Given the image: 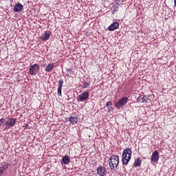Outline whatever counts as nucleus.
I'll return each instance as SVG.
<instances>
[{"mask_svg": "<svg viewBox=\"0 0 176 176\" xmlns=\"http://www.w3.org/2000/svg\"><path fill=\"white\" fill-rule=\"evenodd\" d=\"M89 96H90V94H89V92L87 91L82 92L81 94L78 96V97L77 98V100L78 101H80L81 102H83V101H86V100H89Z\"/></svg>", "mask_w": 176, "mask_h": 176, "instance_id": "nucleus-6", "label": "nucleus"}, {"mask_svg": "<svg viewBox=\"0 0 176 176\" xmlns=\"http://www.w3.org/2000/svg\"><path fill=\"white\" fill-rule=\"evenodd\" d=\"M129 102V98L123 97L121 98L115 104V107L118 108V109H120V108H123L126 104Z\"/></svg>", "mask_w": 176, "mask_h": 176, "instance_id": "nucleus-3", "label": "nucleus"}, {"mask_svg": "<svg viewBox=\"0 0 176 176\" xmlns=\"http://www.w3.org/2000/svg\"><path fill=\"white\" fill-rule=\"evenodd\" d=\"M63 85H64V80H59L58 82V87L63 88Z\"/></svg>", "mask_w": 176, "mask_h": 176, "instance_id": "nucleus-19", "label": "nucleus"}, {"mask_svg": "<svg viewBox=\"0 0 176 176\" xmlns=\"http://www.w3.org/2000/svg\"><path fill=\"white\" fill-rule=\"evenodd\" d=\"M159 160V152L155 151L153 153L151 156V162L156 163Z\"/></svg>", "mask_w": 176, "mask_h": 176, "instance_id": "nucleus-10", "label": "nucleus"}, {"mask_svg": "<svg viewBox=\"0 0 176 176\" xmlns=\"http://www.w3.org/2000/svg\"><path fill=\"white\" fill-rule=\"evenodd\" d=\"M53 68H54V63H50L45 67V71H46V72H52Z\"/></svg>", "mask_w": 176, "mask_h": 176, "instance_id": "nucleus-14", "label": "nucleus"}, {"mask_svg": "<svg viewBox=\"0 0 176 176\" xmlns=\"http://www.w3.org/2000/svg\"><path fill=\"white\" fill-rule=\"evenodd\" d=\"M122 3H123V1L122 0H117L116 1L117 5H122Z\"/></svg>", "mask_w": 176, "mask_h": 176, "instance_id": "nucleus-24", "label": "nucleus"}, {"mask_svg": "<svg viewBox=\"0 0 176 176\" xmlns=\"http://www.w3.org/2000/svg\"><path fill=\"white\" fill-rule=\"evenodd\" d=\"M137 101L138 102H149L150 100L148 97L141 95L138 98Z\"/></svg>", "mask_w": 176, "mask_h": 176, "instance_id": "nucleus-9", "label": "nucleus"}, {"mask_svg": "<svg viewBox=\"0 0 176 176\" xmlns=\"http://www.w3.org/2000/svg\"><path fill=\"white\" fill-rule=\"evenodd\" d=\"M115 12H118V7H116V9L113 10V13H115Z\"/></svg>", "mask_w": 176, "mask_h": 176, "instance_id": "nucleus-25", "label": "nucleus"}, {"mask_svg": "<svg viewBox=\"0 0 176 176\" xmlns=\"http://www.w3.org/2000/svg\"><path fill=\"white\" fill-rule=\"evenodd\" d=\"M69 162H71V160L69 159V157H68L67 155H65L62 158V163L63 164H69Z\"/></svg>", "mask_w": 176, "mask_h": 176, "instance_id": "nucleus-15", "label": "nucleus"}, {"mask_svg": "<svg viewBox=\"0 0 176 176\" xmlns=\"http://www.w3.org/2000/svg\"><path fill=\"white\" fill-rule=\"evenodd\" d=\"M97 175L100 176L107 175V168L105 166H100L97 168Z\"/></svg>", "mask_w": 176, "mask_h": 176, "instance_id": "nucleus-7", "label": "nucleus"}, {"mask_svg": "<svg viewBox=\"0 0 176 176\" xmlns=\"http://www.w3.org/2000/svg\"><path fill=\"white\" fill-rule=\"evenodd\" d=\"M17 123V119L14 118H9L6 122V129H12V127L14 126V124Z\"/></svg>", "mask_w": 176, "mask_h": 176, "instance_id": "nucleus-4", "label": "nucleus"}, {"mask_svg": "<svg viewBox=\"0 0 176 176\" xmlns=\"http://www.w3.org/2000/svg\"><path fill=\"white\" fill-rule=\"evenodd\" d=\"M119 28V23L114 22L111 25L109 26V31H115V30H118Z\"/></svg>", "mask_w": 176, "mask_h": 176, "instance_id": "nucleus-11", "label": "nucleus"}, {"mask_svg": "<svg viewBox=\"0 0 176 176\" xmlns=\"http://www.w3.org/2000/svg\"><path fill=\"white\" fill-rule=\"evenodd\" d=\"M69 122H70V123H72V124H76V123H78V117L76 116L70 117V118L69 119Z\"/></svg>", "mask_w": 176, "mask_h": 176, "instance_id": "nucleus-16", "label": "nucleus"}, {"mask_svg": "<svg viewBox=\"0 0 176 176\" xmlns=\"http://www.w3.org/2000/svg\"><path fill=\"white\" fill-rule=\"evenodd\" d=\"M89 86H90V84L87 82H84L83 86L82 87V89H87Z\"/></svg>", "mask_w": 176, "mask_h": 176, "instance_id": "nucleus-20", "label": "nucleus"}, {"mask_svg": "<svg viewBox=\"0 0 176 176\" xmlns=\"http://www.w3.org/2000/svg\"><path fill=\"white\" fill-rule=\"evenodd\" d=\"M5 123V119L2 118L0 120V127H2L3 124Z\"/></svg>", "mask_w": 176, "mask_h": 176, "instance_id": "nucleus-22", "label": "nucleus"}, {"mask_svg": "<svg viewBox=\"0 0 176 176\" xmlns=\"http://www.w3.org/2000/svg\"><path fill=\"white\" fill-rule=\"evenodd\" d=\"M142 162V161L141 160V158H140V157L137 158V159L135 160L134 166H135V167H140V166H141Z\"/></svg>", "mask_w": 176, "mask_h": 176, "instance_id": "nucleus-17", "label": "nucleus"}, {"mask_svg": "<svg viewBox=\"0 0 176 176\" xmlns=\"http://www.w3.org/2000/svg\"><path fill=\"white\" fill-rule=\"evenodd\" d=\"M63 89V88L58 87L57 91H58V96L59 97H61V96H62V94H61V89Z\"/></svg>", "mask_w": 176, "mask_h": 176, "instance_id": "nucleus-21", "label": "nucleus"}, {"mask_svg": "<svg viewBox=\"0 0 176 176\" xmlns=\"http://www.w3.org/2000/svg\"><path fill=\"white\" fill-rule=\"evenodd\" d=\"M1 166H2L0 168V176L3 174L6 170L9 168V163L3 162Z\"/></svg>", "mask_w": 176, "mask_h": 176, "instance_id": "nucleus-8", "label": "nucleus"}, {"mask_svg": "<svg viewBox=\"0 0 176 176\" xmlns=\"http://www.w3.org/2000/svg\"><path fill=\"white\" fill-rule=\"evenodd\" d=\"M131 155H133V151L131 148H126L124 149L122 157V162L124 166H127V164H129V162L131 160Z\"/></svg>", "mask_w": 176, "mask_h": 176, "instance_id": "nucleus-1", "label": "nucleus"}, {"mask_svg": "<svg viewBox=\"0 0 176 176\" xmlns=\"http://www.w3.org/2000/svg\"><path fill=\"white\" fill-rule=\"evenodd\" d=\"M109 166L111 170H116V168H118V166H119V156L112 155L109 160Z\"/></svg>", "mask_w": 176, "mask_h": 176, "instance_id": "nucleus-2", "label": "nucleus"}, {"mask_svg": "<svg viewBox=\"0 0 176 176\" xmlns=\"http://www.w3.org/2000/svg\"><path fill=\"white\" fill-rule=\"evenodd\" d=\"M66 75L71 78L72 76V69H67L66 70Z\"/></svg>", "mask_w": 176, "mask_h": 176, "instance_id": "nucleus-18", "label": "nucleus"}, {"mask_svg": "<svg viewBox=\"0 0 176 176\" xmlns=\"http://www.w3.org/2000/svg\"><path fill=\"white\" fill-rule=\"evenodd\" d=\"M106 106L107 107H112V102L111 101H109L106 103Z\"/></svg>", "mask_w": 176, "mask_h": 176, "instance_id": "nucleus-23", "label": "nucleus"}, {"mask_svg": "<svg viewBox=\"0 0 176 176\" xmlns=\"http://www.w3.org/2000/svg\"><path fill=\"white\" fill-rule=\"evenodd\" d=\"M38 71H39V65L38 63L34 64L30 67V75L35 76L36 75Z\"/></svg>", "mask_w": 176, "mask_h": 176, "instance_id": "nucleus-5", "label": "nucleus"}, {"mask_svg": "<svg viewBox=\"0 0 176 176\" xmlns=\"http://www.w3.org/2000/svg\"><path fill=\"white\" fill-rule=\"evenodd\" d=\"M49 38H50V33L45 32L43 34L41 35V39L43 42H46V41H49Z\"/></svg>", "mask_w": 176, "mask_h": 176, "instance_id": "nucleus-12", "label": "nucleus"}, {"mask_svg": "<svg viewBox=\"0 0 176 176\" xmlns=\"http://www.w3.org/2000/svg\"><path fill=\"white\" fill-rule=\"evenodd\" d=\"M175 6L176 8V0H175Z\"/></svg>", "mask_w": 176, "mask_h": 176, "instance_id": "nucleus-26", "label": "nucleus"}, {"mask_svg": "<svg viewBox=\"0 0 176 176\" xmlns=\"http://www.w3.org/2000/svg\"><path fill=\"white\" fill-rule=\"evenodd\" d=\"M23 6H22L21 3H17L14 6V11L16 12H21V10H23Z\"/></svg>", "mask_w": 176, "mask_h": 176, "instance_id": "nucleus-13", "label": "nucleus"}]
</instances>
